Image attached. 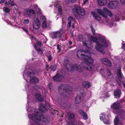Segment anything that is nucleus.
<instances>
[{
  "mask_svg": "<svg viewBox=\"0 0 125 125\" xmlns=\"http://www.w3.org/2000/svg\"><path fill=\"white\" fill-rule=\"evenodd\" d=\"M77 56L80 59H83L84 62L81 64L84 69L91 71L94 69V67L92 64L93 60L91 57V54L88 52H84L82 50H79L77 54Z\"/></svg>",
  "mask_w": 125,
  "mask_h": 125,
  "instance_id": "nucleus-1",
  "label": "nucleus"
},
{
  "mask_svg": "<svg viewBox=\"0 0 125 125\" xmlns=\"http://www.w3.org/2000/svg\"><path fill=\"white\" fill-rule=\"evenodd\" d=\"M98 36L99 40L98 42H96V45L94 47L95 48L101 53H105L104 48L108 47L110 43L109 41L106 40L104 36L98 34Z\"/></svg>",
  "mask_w": 125,
  "mask_h": 125,
  "instance_id": "nucleus-2",
  "label": "nucleus"
},
{
  "mask_svg": "<svg viewBox=\"0 0 125 125\" xmlns=\"http://www.w3.org/2000/svg\"><path fill=\"white\" fill-rule=\"evenodd\" d=\"M39 106V108L38 109H36L34 111L35 113H32L30 115L29 114L28 115L29 118L33 121L39 122L41 120V117L40 115H38L39 111L41 112H46L47 111L46 108L44 106H43L42 104H40Z\"/></svg>",
  "mask_w": 125,
  "mask_h": 125,
  "instance_id": "nucleus-3",
  "label": "nucleus"
},
{
  "mask_svg": "<svg viewBox=\"0 0 125 125\" xmlns=\"http://www.w3.org/2000/svg\"><path fill=\"white\" fill-rule=\"evenodd\" d=\"M67 64H66V63H64L65 67L68 71H70L71 73H72L73 71L74 70L78 71L79 72H81L82 69L80 67L79 65L76 64H69L68 62H67Z\"/></svg>",
  "mask_w": 125,
  "mask_h": 125,
  "instance_id": "nucleus-4",
  "label": "nucleus"
},
{
  "mask_svg": "<svg viewBox=\"0 0 125 125\" xmlns=\"http://www.w3.org/2000/svg\"><path fill=\"white\" fill-rule=\"evenodd\" d=\"M72 87L68 85L66 86L64 85H60L58 88L60 94L64 96L67 95L69 91L72 90Z\"/></svg>",
  "mask_w": 125,
  "mask_h": 125,
  "instance_id": "nucleus-5",
  "label": "nucleus"
},
{
  "mask_svg": "<svg viewBox=\"0 0 125 125\" xmlns=\"http://www.w3.org/2000/svg\"><path fill=\"white\" fill-rule=\"evenodd\" d=\"M73 13L75 12L76 13L75 14V16L76 17L78 18L80 16H83L85 15V12L84 10L81 7H78L77 6L75 7L74 9L73 10Z\"/></svg>",
  "mask_w": 125,
  "mask_h": 125,
  "instance_id": "nucleus-6",
  "label": "nucleus"
},
{
  "mask_svg": "<svg viewBox=\"0 0 125 125\" xmlns=\"http://www.w3.org/2000/svg\"><path fill=\"white\" fill-rule=\"evenodd\" d=\"M40 24L39 20L36 17L34 18L33 27L35 29H37L39 28Z\"/></svg>",
  "mask_w": 125,
  "mask_h": 125,
  "instance_id": "nucleus-7",
  "label": "nucleus"
},
{
  "mask_svg": "<svg viewBox=\"0 0 125 125\" xmlns=\"http://www.w3.org/2000/svg\"><path fill=\"white\" fill-rule=\"evenodd\" d=\"M83 95L82 94H78L75 97L74 102L76 104H79L82 100L83 98Z\"/></svg>",
  "mask_w": 125,
  "mask_h": 125,
  "instance_id": "nucleus-8",
  "label": "nucleus"
},
{
  "mask_svg": "<svg viewBox=\"0 0 125 125\" xmlns=\"http://www.w3.org/2000/svg\"><path fill=\"white\" fill-rule=\"evenodd\" d=\"M61 35V33L59 31L52 32L50 34V36L52 39L60 37Z\"/></svg>",
  "mask_w": 125,
  "mask_h": 125,
  "instance_id": "nucleus-9",
  "label": "nucleus"
},
{
  "mask_svg": "<svg viewBox=\"0 0 125 125\" xmlns=\"http://www.w3.org/2000/svg\"><path fill=\"white\" fill-rule=\"evenodd\" d=\"M118 3V2L116 1L110 2L108 3L107 6L110 9L115 8Z\"/></svg>",
  "mask_w": 125,
  "mask_h": 125,
  "instance_id": "nucleus-10",
  "label": "nucleus"
},
{
  "mask_svg": "<svg viewBox=\"0 0 125 125\" xmlns=\"http://www.w3.org/2000/svg\"><path fill=\"white\" fill-rule=\"evenodd\" d=\"M68 115L69 122L67 125H75L73 123L74 120V115L71 113H69Z\"/></svg>",
  "mask_w": 125,
  "mask_h": 125,
  "instance_id": "nucleus-11",
  "label": "nucleus"
},
{
  "mask_svg": "<svg viewBox=\"0 0 125 125\" xmlns=\"http://www.w3.org/2000/svg\"><path fill=\"white\" fill-rule=\"evenodd\" d=\"M100 119L101 120H103L104 123L106 124H109V122L108 120V117L107 116L105 117L104 114H103L101 115V116L100 117Z\"/></svg>",
  "mask_w": 125,
  "mask_h": 125,
  "instance_id": "nucleus-12",
  "label": "nucleus"
},
{
  "mask_svg": "<svg viewBox=\"0 0 125 125\" xmlns=\"http://www.w3.org/2000/svg\"><path fill=\"white\" fill-rule=\"evenodd\" d=\"M101 62L107 66L111 67L112 66L111 62L108 59L106 58H103L101 60Z\"/></svg>",
  "mask_w": 125,
  "mask_h": 125,
  "instance_id": "nucleus-13",
  "label": "nucleus"
},
{
  "mask_svg": "<svg viewBox=\"0 0 125 125\" xmlns=\"http://www.w3.org/2000/svg\"><path fill=\"white\" fill-rule=\"evenodd\" d=\"M60 2H57L56 3H55L54 5V7L55 8L54 9L55 10H57L58 9L59 10V12H60L61 14H62V9L61 6L59 4Z\"/></svg>",
  "mask_w": 125,
  "mask_h": 125,
  "instance_id": "nucleus-14",
  "label": "nucleus"
},
{
  "mask_svg": "<svg viewBox=\"0 0 125 125\" xmlns=\"http://www.w3.org/2000/svg\"><path fill=\"white\" fill-rule=\"evenodd\" d=\"M62 78V76L59 74L58 73L55 76L52 78V79L55 81H58L61 80Z\"/></svg>",
  "mask_w": 125,
  "mask_h": 125,
  "instance_id": "nucleus-15",
  "label": "nucleus"
},
{
  "mask_svg": "<svg viewBox=\"0 0 125 125\" xmlns=\"http://www.w3.org/2000/svg\"><path fill=\"white\" fill-rule=\"evenodd\" d=\"M30 82L31 83H35L39 82V79L37 78L30 76Z\"/></svg>",
  "mask_w": 125,
  "mask_h": 125,
  "instance_id": "nucleus-16",
  "label": "nucleus"
},
{
  "mask_svg": "<svg viewBox=\"0 0 125 125\" xmlns=\"http://www.w3.org/2000/svg\"><path fill=\"white\" fill-rule=\"evenodd\" d=\"M114 96L116 98L120 97L121 94V92L120 90L117 89L115 91L114 93Z\"/></svg>",
  "mask_w": 125,
  "mask_h": 125,
  "instance_id": "nucleus-17",
  "label": "nucleus"
},
{
  "mask_svg": "<svg viewBox=\"0 0 125 125\" xmlns=\"http://www.w3.org/2000/svg\"><path fill=\"white\" fill-rule=\"evenodd\" d=\"M103 10L104 12H105V13H106L107 15L110 17L112 16V13L109 9H108L104 7Z\"/></svg>",
  "mask_w": 125,
  "mask_h": 125,
  "instance_id": "nucleus-18",
  "label": "nucleus"
},
{
  "mask_svg": "<svg viewBox=\"0 0 125 125\" xmlns=\"http://www.w3.org/2000/svg\"><path fill=\"white\" fill-rule=\"evenodd\" d=\"M97 1L98 4L100 6H104L107 3L106 0H97Z\"/></svg>",
  "mask_w": 125,
  "mask_h": 125,
  "instance_id": "nucleus-19",
  "label": "nucleus"
},
{
  "mask_svg": "<svg viewBox=\"0 0 125 125\" xmlns=\"http://www.w3.org/2000/svg\"><path fill=\"white\" fill-rule=\"evenodd\" d=\"M79 113L80 115L83 117L84 119H88V117L86 112H83L82 110H81L79 111Z\"/></svg>",
  "mask_w": 125,
  "mask_h": 125,
  "instance_id": "nucleus-20",
  "label": "nucleus"
},
{
  "mask_svg": "<svg viewBox=\"0 0 125 125\" xmlns=\"http://www.w3.org/2000/svg\"><path fill=\"white\" fill-rule=\"evenodd\" d=\"M97 13L102 15L104 17L106 18L107 17V15L104 13H105V12H104L103 10H102L100 9H97Z\"/></svg>",
  "mask_w": 125,
  "mask_h": 125,
  "instance_id": "nucleus-21",
  "label": "nucleus"
},
{
  "mask_svg": "<svg viewBox=\"0 0 125 125\" xmlns=\"http://www.w3.org/2000/svg\"><path fill=\"white\" fill-rule=\"evenodd\" d=\"M38 101L42 102L44 100V99L42 95L38 94H37L35 95Z\"/></svg>",
  "mask_w": 125,
  "mask_h": 125,
  "instance_id": "nucleus-22",
  "label": "nucleus"
},
{
  "mask_svg": "<svg viewBox=\"0 0 125 125\" xmlns=\"http://www.w3.org/2000/svg\"><path fill=\"white\" fill-rule=\"evenodd\" d=\"M92 14L94 16L95 19L98 21H100L101 20V18L97 14L93 11H92L91 12Z\"/></svg>",
  "mask_w": 125,
  "mask_h": 125,
  "instance_id": "nucleus-23",
  "label": "nucleus"
},
{
  "mask_svg": "<svg viewBox=\"0 0 125 125\" xmlns=\"http://www.w3.org/2000/svg\"><path fill=\"white\" fill-rule=\"evenodd\" d=\"M26 12L28 15H30L31 14L34 15L35 14V12L34 10L33 9H29L25 11Z\"/></svg>",
  "mask_w": 125,
  "mask_h": 125,
  "instance_id": "nucleus-24",
  "label": "nucleus"
},
{
  "mask_svg": "<svg viewBox=\"0 0 125 125\" xmlns=\"http://www.w3.org/2000/svg\"><path fill=\"white\" fill-rule=\"evenodd\" d=\"M113 107L114 109L117 110L120 107V104L118 102H116L113 104Z\"/></svg>",
  "mask_w": 125,
  "mask_h": 125,
  "instance_id": "nucleus-25",
  "label": "nucleus"
},
{
  "mask_svg": "<svg viewBox=\"0 0 125 125\" xmlns=\"http://www.w3.org/2000/svg\"><path fill=\"white\" fill-rule=\"evenodd\" d=\"M117 74L118 76L120 78L122 77V74L121 72V67L119 66L117 68Z\"/></svg>",
  "mask_w": 125,
  "mask_h": 125,
  "instance_id": "nucleus-26",
  "label": "nucleus"
},
{
  "mask_svg": "<svg viewBox=\"0 0 125 125\" xmlns=\"http://www.w3.org/2000/svg\"><path fill=\"white\" fill-rule=\"evenodd\" d=\"M83 85L85 87L88 88L90 87V84L88 82H84L83 83Z\"/></svg>",
  "mask_w": 125,
  "mask_h": 125,
  "instance_id": "nucleus-27",
  "label": "nucleus"
},
{
  "mask_svg": "<svg viewBox=\"0 0 125 125\" xmlns=\"http://www.w3.org/2000/svg\"><path fill=\"white\" fill-rule=\"evenodd\" d=\"M90 39L92 41L96 42H96H98L99 40V39H98L96 37L94 36H91Z\"/></svg>",
  "mask_w": 125,
  "mask_h": 125,
  "instance_id": "nucleus-28",
  "label": "nucleus"
},
{
  "mask_svg": "<svg viewBox=\"0 0 125 125\" xmlns=\"http://www.w3.org/2000/svg\"><path fill=\"white\" fill-rule=\"evenodd\" d=\"M102 75L105 77H107L108 76H110L111 74L110 71L109 70H108L106 72H105Z\"/></svg>",
  "mask_w": 125,
  "mask_h": 125,
  "instance_id": "nucleus-29",
  "label": "nucleus"
},
{
  "mask_svg": "<svg viewBox=\"0 0 125 125\" xmlns=\"http://www.w3.org/2000/svg\"><path fill=\"white\" fill-rule=\"evenodd\" d=\"M118 116H116L115 119L114 120L115 125H119L120 124V122L118 120Z\"/></svg>",
  "mask_w": 125,
  "mask_h": 125,
  "instance_id": "nucleus-30",
  "label": "nucleus"
},
{
  "mask_svg": "<svg viewBox=\"0 0 125 125\" xmlns=\"http://www.w3.org/2000/svg\"><path fill=\"white\" fill-rule=\"evenodd\" d=\"M41 117L42 118L41 120L45 124H47L50 122V121L49 119L43 117L42 116Z\"/></svg>",
  "mask_w": 125,
  "mask_h": 125,
  "instance_id": "nucleus-31",
  "label": "nucleus"
},
{
  "mask_svg": "<svg viewBox=\"0 0 125 125\" xmlns=\"http://www.w3.org/2000/svg\"><path fill=\"white\" fill-rule=\"evenodd\" d=\"M46 20L45 17L44 16H41L40 18V21L41 23L46 21Z\"/></svg>",
  "mask_w": 125,
  "mask_h": 125,
  "instance_id": "nucleus-32",
  "label": "nucleus"
},
{
  "mask_svg": "<svg viewBox=\"0 0 125 125\" xmlns=\"http://www.w3.org/2000/svg\"><path fill=\"white\" fill-rule=\"evenodd\" d=\"M25 75L24 74L23 76L24 79L27 81V79H25V78H26V77L27 78L28 77H29L28 76V75H30L31 74V73H30V72L26 73V72H25Z\"/></svg>",
  "mask_w": 125,
  "mask_h": 125,
  "instance_id": "nucleus-33",
  "label": "nucleus"
},
{
  "mask_svg": "<svg viewBox=\"0 0 125 125\" xmlns=\"http://www.w3.org/2000/svg\"><path fill=\"white\" fill-rule=\"evenodd\" d=\"M110 21L109 20L105 21H104V23L106 25H108L110 27H111L113 26V24L112 23H110Z\"/></svg>",
  "mask_w": 125,
  "mask_h": 125,
  "instance_id": "nucleus-34",
  "label": "nucleus"
},
{
  "mask_svg": "<svg viewBox=\"0 0 125 125\" xmlns=\"http://www.w3.org/2000/svg\"><path fill=\"white\" fill-rule=\"evenodd\" d=\"M8 5H10L12 6H15V4L13 1H12L11 0H9Z\"/></svg>",
  "mask_w": 125,
  "mask_h": 125,
  "instance_id": "nucleus-35",
  "label": "nucleus"
},
{
  "mask_svg": "<svg viewBox=\"0 0 125 125\" xmlns=\"http://www.w3.org/2000/svg\"><path fill=\"white\" fill-rule=\"evenodd\" d=\"M42 28H46L47 26V22L45 21V22H42Z\"/></svg>",
  "mask_w": 125,
  "mask_h": 125,
  "instance_id": "nucleus-36",
  "label": "nucleus"
},
{
  "mask_svg": "<svg viewBox=\"0 0 125 125\" xmlns=\"http://www.w3.org/2000/svg\"><path fill=\"white\" fill-rule=\"evenodd\" d=\"M68 20L69 22H70L72 23V22L75 21L74 19L72 17L69 16L68 19Z\"/></svg>",
  "mask_w": 125,
  "mask_h": 125,
  "instance_id": "nucleus-37",
  "label": "nucleus"
},
{
  "mask_svg": "<svg viewBox=\"0 0 125 125\" xmlns=\"http://www.w3.org/2000/svg\"><path fill=\"white\" fill-rule=\"evenodd\" d=\"M3 9V11L6 13H8L10 11V9L7 7H4Z\"/></svg>",
  "mask_w": 125,
  "mask_h": 125,
  "instance_id": "nucleus-38",
  "label": "nucleus"
},
{
  "mask_svg": "<svg viewBox=\"0 0 125 125\" xmlns=\"http://www.w3.org/2000/svg\"><path fill=\"white\" fill-rule=\"evenodd\" d=\"M34 47L36 50L38 51H42V50L40 49L39 47H38L37 46V45L36 44H34Z\"/></svg>",
  "mask_w": 125,
  "mask_h": 125,
  "instance_id": "nucleus-39",
  "label": "nucleus"
},
{
  "mask_svg": "<svg viewBox=\"0 0 125 125\" xmlns=\"http://www.w3.org/2000/svg\"><path fill=\"white\" fill-rule=\"evenodd\" d=\"M29 20L26 19L24 20L23 23L25 24H27L29 23Z\"/></svg>",
  "mask_w": 125,
  "mask_h": 125,
  "instance_id": "nucleus-40",
  "label": "nucleus"
},
{
  "mask_svg": "<svg viewBox=\"0 0 125 125\" xmlns=\"http://www.w3.org/2000/svg\"><path fill=\"white\" fill-rule=\"evenodd\" d=\"M116 81L118 84L119 86H121V82L120 80L118 78H116L115 79Z\"/></svg>",
  "mask_w": 125,
  "mask_h": 125,
  "instance_id": "nucleus-41",
  "label": "nucleus"
},
{
  "mask_svg": "<svg viewBox=\"0 0 125 125\" xmlns=\"http://www.w3.org/2000/svg\"><path fill=\"white\" fill-rule=\"evenodd\" d=\"M22 28L24 31L26 32V33H29V32L27 29H26V27H22Z\"/></svg>",
  "mask_w": 125,
  "mask_h": 125,
  "instance_id": "nucleus-42",
  "label": "nucleus"
},
{
  "mask_svg": "<svg viewBox=\"0 0 125 125\" xmlns=\"http://www.w3.org/2000/svg\"><path fill=\"white\" fill-rule=\"evenodd\" d=\"M50 68L53 71H55L56 70V66H52Z\"/></svg>",
  "mask_w": 125,
  "mask_h": 125,
  "instance_id": "nucleus-43",
  "label": "nucleus"
},
{
  "mask_svg": "<svg viewBox=\"0 0 125 125\" xmlns=\"http://www.w3.org/2000/svg\"><path fill=\"white\" fill-rule=\"evenodd\" d=\"M57 49L58 50V51L59 52H60L61 49V46L59 45H58L57 46Z\"/></svg>",
  "mask_w": 125,
  "mask_h": 125,
  "instance_id": "nucleus-44",
  "label": "nucleus"
},
{
  "mask_svg": "<svg viewBox=\"0 0 125 125\" xmlns=\"http://www.w3.org/2000/svg\"><path fill=\"white\" fill-rule=\"evenodd\" d=\"M88 42H88L87 41H83V45L88 46V45H87V44L88 43Z\"/></svg>",
  "mask_w": 125,
  "mask_h": 125,
  "instance_id": "nucleus-45",
  "label": "nucleus"
},
{
  "mask_svg": "<svg viewBox=\"0 0 125 125\" xmlns=\"http://www.w3.org/2000/svg\"><path fill=\"white\" fill-rule=\"evenodd\" d=\"M91 30H92L93 33V35H95V31L94 29L92 27H91Z\"/></svg>",
  "mask_w": 125,
  "mask_h": 125,
  "instance_id": "nucleus-46",
  "label": "nucleus"
},
{
  "mask_svg": "<svg viewBox=\"0 0 125 125\" xmlns=\"http://www.w3.org/2000/svg\"><path fill=\"white\" fill-rule=\"evenodd\" d=\"M36 43L37 45L39 46V47H41L42 45V44L40 42L37 41Z\"/></svg>",
  "mask_w": 125,
  "mask_h": 125,
  "instance_id": "nucleus-47",
  "label": "nucleus"
},
{
  "mask_svg": "<svg viewBox=\"0 0 125 125\" xmlns=\"http://www.w3.org/2000/svg\"><path fill=\"white\" fill-rule=\"evenodd\" d=\"M85 39L84 38L83 36H80L79 38V40L81 41H83Z\"/></svg>",
  "mask_w": 125,
  "mask_h": 125,
  "instance_id": "nucleus-48",
  "label": "nucleus"
},
{
  "mask_svg": "<svg viewBox=\"0 0 125 125\" xmlns=\"http://www.w3.org/2000/svg\"><path fill=\"white\" fill-rule=\"evenodd\" d=\"M36 10L38 14H40L41 13V11L40 9L39 8H37Z\"/></svg>",
  "mask_w": 125,
  "mask_h": 125,
  "instance_id": "nucleus-49",
  "label": "nucleus"
},
{
  "mask_svg": "<svg viewBox=\"0 0 125 125\" xmlns=\"http://www.w3.org/2000/svg\"><path fill=\"white\" fill-rule=\"evenodd\" d=\"M121 3L123 5H124L125 4V0H120Z\"/></svg>",
  "mask_w": 125,
  "mask_h": 125,
  "instance_id": "nucleus-50",
  "label": "nucleus"
},
{
  "mask_svg": "<svg viewBox=\"0 0 125 125\" xmlns=\"http://www.w3.org/2000/svg\"><path fill=\"white\" fill-rule=\"evenodd\" d=\"M71 24L72 23L71 22H69L68 23V24L67 25V27L68 28H70L71 26Z\"/></svg>",
  "mask_w": 125,
  "mask_h": 125,
  "instance_id": "nucleus-51",
  "label": "nucleus"
},
{
  "mask_svg": "<svg viewBox=\"0 0 125 125\" xmlns=\"http://www.w3.org/2000/svg\"><path fill=\"white\" fill-rule=\"evenodd\" d=\"M122 48L123 49H125V43L122 44Z\"/></svg>",
  "mask_w": 125,
  "mask_h": 125,
  "instance_id": "nucleus-52",
  "label": "nucleus"
},
{
  "mask_svg": "<svg viewBox=\"0 0 125 125\" xmlns=\"http://www.w3.org/2000/svg\"><path fill=\"white\" fill-rule=\"evenodd\" d=\"M104 97H109V95L107 93L106 94H105L104 95V96H103Z\"/></svg>",
  "mask_w": 125,
  "mask_h": 125,
  "instance_id": "nucleus-53",
  "label": "nucleus"
},
{
  "mask_svg": "<svg viewBox=\"0 0 125 125\" xmlns=\"http://www.w3.org/2000/svg\"><path fill=\"white\" fill-rule=\"evenodd\" d=\"M72 42L71 41H70L69 42L67 43V45L69 46L70 45H71V44H72Z\"/></svg>",
  "mask_w": 125,
  "mask_h": 125,
  "instance_id": "nucleus-54",
  "label": "nucleus"
},
{
  "mask_svg": "<svg viewBox=\"0 0 125 125\" xmlns=\"http://www.w3.org/2000/svg\"><path fill=\"white\" fill-rule=\"evenodd\" d=\"M48 60L49 61H51L52 59V57L50 56H49L48 57Z\"/></svg>",
  "mask_w": 125,
  "mask_h": 125,
  "instance_id": "nucleus-55",
  "label": "nucleus"
},
{
  "mask_svg": "<svg viewBox=\"0 0 125 125\" xmlns=\"http://www.w3.org/2000/svg\"><path fill=\"white\" fill-rule=\"evenodd\" d=\"M77 0H71V1L73 3L75 2Z\"/></svg>",
  "mask_w": 125,
  "mask_h": 125,
  "instance_id": "nucleus-56",
  "label": "nucleus"
},
{
  "mask_svg": "<svg viewBox=\"0 0 125 125\" xmlns=\"http://www.w3.org/2000/svg\"><path fill=\"white\" fill-rule=\"evenodd\" d=\"M5 1V0H1L0 1V3L1 4L2 3L4 2Z\"/></svg>",
  "mask_w": 125,
  "mask_h": 125,
  "instance_id": "nucleus-57",
  "label": "nucleus"
},
{
  "mask_svg": "<svg viewBox=\"0 0 125 125\" xmlns=\"http://www.w3.org/2000/svg\"><path fill=\"white\" fill-rule=\"evenodd\" d=\"M30 36L32 38H34V39H35V38H34V36L32 35H30Z\"/></svg>",
  "mask_w": 125,
  "mask_h": 125,
  "instance_id": "nucleus-58",
  "label": "nucleus"
},
{
  "mask_svg": "<svg viewBox=\"0 0 125 125\" xmlns=\"http://www.w3.org/2000/svg\"><path fill=\"white\" fill-rule=\"evenodd\" d=\"M62 25L63 26H65V22H63Z\"/></svg>",
  "mask_w": 125,
  "mask_h": 125,
  "instance_id": "nucleus-59",
  "label": "nucleus"
},
{
  "mask_svg": "<svg viewBox=\"0 0 125 125\" xmlns=\"http://www.w3.org/2000/svg\"><path fill=\"white\" fill-rule=\"evenodd\" d=\"M5 5H7V4L8 5V4H7V1H6L5 2Z\"/></svg>",
  "mask_w": 125,
  "mask_h": 125,
  "instance_id": "nucleus-60",
  "label": "nucleus"
},
{
  "mask_svg": "<svg viewBox=\"0 0 125 125\" xmlns=\"http://www.w3.org/2000/svg\"><path fill=\"white\" fill-rule=\"evenodd\" d=\"M51 84V83H50L48 84V86L50 88H51L50 86H49V85H50Z\"/></svg>",
  "mask_w": 125,
  "mask_h": 125,
  "instance_id": "nucleus-61",
  "label": "nucleus"
},
{
  "mask_svg": "<svg viewBox=\"0 0 125 125\" xmlns=\"http://www.w3.org/2000/svg\"><path fill=\"white\" fill-rule=\"evenodd\" d=\"M34 125H40L39 123H36L34 124Z\"/></svg>",
  "mask_w": 125,
  "mask_h": 125,
  "instance_id": "nucleus-62",
  "label": "nucleus"
},
{
  "mask_svg": "<svg viewBox=\"0 0 125 125\" xmlns=\"http://www.w3.org/2000/svg\"><path fill=\"white\" fill-rule=\"evenodd\" d=\"M102 70H100V73H102Z\"/></svg>",
  "mask_w": 125,
  "mask_h": 125,
  "instance_id": "nucleus-63",
  "label": "nucleus"
},
{
  "mask_svg": "<svg viewBox=\"0 0 125 125\" xmlns=\"http://www.w3.org/2000/svg\"><path fill=\"white\" fill-rule=\"evenodd\" d=\"M124 86L125 88V83L124 84Z\"/></svg>",
  "mask_w": 125,
  "mask_h": 125,
  "instance_id": "nucleus-64",
  "label": "nucleus"
}]
</instances>
